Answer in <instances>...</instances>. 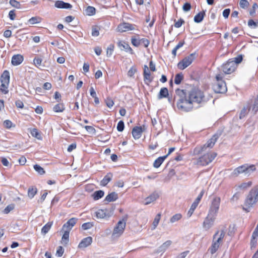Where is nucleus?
Wrapping results in <instances>:
<instances>
[{
  "mask_svg": "<svg viewBox=\"0 0 258 258\" xmlns=\"http://www.w3.org/2000/svg\"><path fill=\"white\" fill-rule=\"evenodd\" d=\"M177 96V107L181 111H189L193 108V104H201L207 101L204 92L197 88L190 91L177 89L175 90Z\"/></svg>",
  "mask_w": 258,
  "mask_h": 258,
  "instance_id": "1",
  "label": "nucleus"
},
{
  "mask_svg": "<svg viewBox=\"0 0 258 258\" xmlns=\"http://www.w3.org/2000/svg\"><path fill=\"white\" fill-rule=\"evenodd\" d=\"M258 201V185L252 188L247 195L243 205V209L247 212Z\"/></svg>",
  "mask_w": 258,
  "mask_h": 258,
  "instance_id": "2",
  "label": "nucleus"
},
{
  "mask_svg": "<svg viewBox=\"0 0 258 258\" xmlns=\"http://www.w3.org/2000/svg\"><path fill=\"white\" fill-rule=\"evenodd\" d=\"M216 156L217 153L215 152H208L199 158L192 159V163L198 166H206L212 162Z\"/></svg>",
  "mask_w": 258,
  "mask_h": 258,
  "instance_id": "3",
  "label": "nucleus"
},
{
  "mask_svg": "<svg viewBox=\"0 0 258 258\" xmlns=\"http://www.w3.org/2000/svg\"><path fill=\"white\" fill-rule=\"evenodd\" d=\"M225 235L224 229L217 230L213 235V241L209 250L212 254L215 253L222 243L223 239Z\"/></svg>",
  "mask_w": 258,
  "mask_h": 258,
  "instance_id": "4",
  "label": "nucleus"
},
{
  "mask_svg": "<svg viewBox=\"0 0 258 258\" xmlns=\"http://www.w3.org/2000/svg\"><path fill=\"white\" fill-rule=\"evenodd\" d=\"M256 169L254 165H248L244 164L235 168L231 172L230 176L231 177H236L241 174H244L246 176H249L252 172Z\"/></svg>",
  "mask_w": 258,
  "mask_h": 258,
  "instance_id": "5",
  "label": "nucleus"
},
{
  "mask_svg": "<svg viewBox=\"0 0 258 258\" xmlns=\"http://www.w3.org/2000/svg\"><path fill=\"white\" fill-rule=\"evenodd\" d=\"M1 85L0 87L1 91L4 94L9 92L8 87L10 83V74L8 71H5L1 77Z\"/></svg>",
  "mask_w": 258,
  "mask_h": 258,
  "instance_id": "6",
  "label": "nucleus"
},
{
  "mask_svg": "<svg viewBox=\"0 0 258 258\" xmlns=\"http://www.w3.org/2000/svg\"><path fill=\"white\" fill-rule=\"evenodd\" d=\"M195 53H192L183 58L177 63L178 68L183 70L188 67L195 59Z\"/></svg>",
  "mask_w": 258,
  "mask_h": 258,
  "instance_id": "7",
  "label": "nucleus"
},
{
  "mask_svg": "<svg viewBox=\"0 0 258 258\" xmlns=\"http://www.w3.org/2000/svg\"><path fill=\"white\" fill-rule=\"evenodd\" d=\"M217 216V215L208 213L202 224L203 228L205 230L208 231L214 226Z\"/></svg>",
  "mask_w": 258,
  "mask_h": 258,
  "instance_id": "8",
  "label": "nucleus"
},
{
  "mask_svg": "<svg viewBox=\"0 0 258 258\" xmlns=\"http://www.w3.org/2000/svg\"><path fill=\"white\" fill-rule=\"evenodd\" d=\"M220 203L221 198L218 196H214L211 200L208 213L217 216L220 208Z\"/></svg>",
  "mask_w": 258,
  "mask_h": 258,
  "instance_id": "9",
  "label": "nucleus"
},
{
  "mask_svg": "<svg viewBox=\"0 0 258 258\" xmlns=\"http://www.w3.org/2000/svg\"><path fill=\"white\" fill-rule=\"evenodd\" d=\"M126 225L125 221L120 220L118 222L117 225L114 227L112 237L113 238H117L119 237L123 233Z\"/></svg>",
  "mask_w": 258,
  "mask_h": 258,
  "instance_id": "10",
  "label": "nucleus"
},
{
  "mask_svg": "<svg viewBox=\"0 0 258 258\" xmlns=\"http://www.w3.org/2000/svg\"><path fill=\"white\" fill-rule=\"evenodd\" d=\"M236 63L233 61L229 60L222 66V70L225 74H230L236 69Z\"/></svg>",
  "mask_w": 258,
  "mask_h": 258,
  "instance_id": "11",
  "label": "nucleus"
},
{
  "mask_svg": "<svg viewBox=\"0 0 258 258\" xmlns=\"http://www.w3.org/2000/svg\"><path fill=\"white\" fill-rule=\"evenodd\" d=\"M213 89L216 93H224L227 91V87L224 81L217 82L213 86Z\"/></svg>",
  "mask_w": 258,
  "mask_h": 258,
  "instance_id": "12",
  "label": "nucleus"
},
{
  "mask_svg": "<svg viewBox=\"0 0 258 258\" xmlns=\"http://www.w3.org/2000/svg\"><path fill=\"white\" fill-rule=\"evenodd\" d=\"M96 217L97 218L104 219L110 217L112 215V213L107 209H99L95 212Z\"/></svg>",
  "mask_w": 258,
  "mask_h": 258,
  "instance_id": "13",
  "label": "nucleus"
},
{
  "mask_svg": "<svg viewBox=\"0 0 258 258\" xmlns=\"http://www.w3.org/2000/svg\"><path fill=\"white\" fill-rule=\"evenodd\" d=\"M135 25L131 24L128 23H123L120 24L117 28V30L118 32H123L127 31L129 30H133L135 29Z\"/></svg>",
  "mask_w": 258,
  "mask_h": 258,
  "instance_id": "14",
  "label": "nucleus"
},
{
  "mask_svg": "<svg viewBox=\"0 0 258 258\" xmlns=\"http://www.w3.org/2000/svg\"><path fill=\"white\" fill-rule=\"evenodd\" d=\"M218 138V136L216 135H214L210 140H209L206 144H205L204 146L201 148V151H206L207 148H211L215 145L217 139Z\"/></svg>",
  "mask_w": 258,
  "mask_h": 258,
  "instance_id": "15",
  "label": "nucleus"
},
{
  "mask_svg": "<svg viewBox=\"0 0 258 258\" xmlns=\"http://www.w3.org/2000/svg\"><path fill=\"white\" fill-rule=\"evenodd\" d=\"M78 219L76 218H72L69 220L62 226L63 230H68L70 231L72 227L76 224Z\"/></svg>",
  "mask_w": 258,
  "mask_h": 258,
  "instance_id": "16",
  "label": "nucleus"
},
{
  "mask_svg": "<svg viewBox=\"0 0 258 258\" xmlns=\"http://www.w3.org/2000/svg\"><path fill=\"white\" fill-rule=\"evenodd\" d=\"M92 242V238L90 236L87 237L83 239L78 245V247L80 248H85L90 245Z\"/></svg>",
  "mask_w": 258,
  "mask_h": 258,
  "instance_id": "17",
  "label": "nucleus"
},
{
  "mask_svg": "<svg viewBox=\"0 0 258 258\" xmlns=\"http://www.w3.org/2000/svg\"><path fill=\"white\" fill-rule=\"evenodd\" d=\"M24 60L23 56L21 54H16L13 56L11 62L13 66H18L21 64Z\"/></svg>",
  "mask_w": 258,
  "mask_h": 258,
  "instance_id": "18",
  "label": "nucleus"
},
{
  "mask_svg": "<svg viewBox=\"0 0 258 258\" xmlns=\"http://www.w3.org/2000/svg\"><path fill=\"white\" fill-rule=\"evenodd\" d=\"M159 197V196L158 193L155 192L152 193L145 199V205H147L155 201Z\"/></svg>",
  "mask_w": 258,
  "mask_h": 258,
  "instance_id": "19",
  "label": "nucleus"
},
{
  "mask_svg": "<svg viewBox=\"0 0 258 258\" xmlns=\"http://www.w3.org/2000/svg\"><path fill=\"white\" fill-rule=\"evenodd\" d=\"M54 6L56 8L59 9H69L72 8V6L61 1H57L55 2Z\"/></svg>",
  "mask_w": 258,
  "mask_h": 258,
  "instance_id": "20",
  "label": "nucleus"
},
{
  "mask_svg": "<svg viewBox=\"0 0 258 258\" xmlns=\"http://www.w3.org/2000/svg\"><path fill=\"white\" fill-rule=\"evenodd\" d=\"M143 130L141 126H135L132 131V135L135 140L139 139L142 135Z\"/></svg>",
  "mask_w": 258,
  "mask_h": 258,
  "instance_id": "21",
  "label": "nucleus"
},
{
  "mask_svg": "<svg viewBox=\"0 0 258 258\" xmlns=\"http://www.w3.org/2000/svg\"><path fill=\"white\" fill-rule=\"evenodd\" d=\"M171 244L172 241L171 240H167L159 247L156 252L158 253L160 252H164L170 246Z\"/></svg>",
  "mask_w": 258,
  "mask_h": 258,
  "instance_id": "22",
  "label": "nucleus"
},
{
  "mask_svg": "<svg viewBox=\"0 0 258 258\" xmlns=\"http://www.w3.org/2000/svg\"><path fill=\"white\" fill-rule=\"evenodd\" d=\"M144 77L145 80H147L149 83L151 82L152 81L151 78L150 71L147 65L144 66Z\"/></svg>",
  "mask_w": 258,
  "mask_h": 258,
  "instance_id": "23",
  "label": "nucleus"
},
{
  "mask_svg": "<svg viewBox=\"0 0 258 258\" xmlns=\"http://www.w3.org/2000/svg\"><path fill=\"white\" fill-rule=\"evenodd\" d=\"M112 177V174L111 173H107L101 181L100 184L102 186L106 185L110 181Z\"/></svg>",
  "mask_w": 258,
  "mask_h": 258,
  "instance_id": "24",
  "label": "nucleus"
},
{
  "mask_svg": "<svg viewBox=\"0 0 258 258\" xmlns=\"http://www.w3.org/2000/svg\"><path fill=\"white\" fill-rule=\"evenodd\" d=\"M205 16V11L199 12L194 17V21L198 23L201 22L203 20Z\"/></svg>",
  "mask_w": 258,
  "mask_h": 258,
  "instance_id": "25",
  "label": "nucleus"
},
{
  "mask_svg": "<svg viewBox=\"0 0 258 258\" xmlns=\"http://www.w3.org/2000/svg\"><path fill=\"white\" fill-rule=\"evenodd\" d=\"M168 155L162 157H159L154 162L153 165L155 168H158L160 166L164 160L167 158Z\"/></svg>",
  "mask_w": 258,
  "mask_h": 258,
  "instance_id": "26",
  "label": "nucleus"
},
{
  "mask_svg": "<svg viewBox=\"0 0 258 258\" xmlns=\"http://www.w3.org/2000/svg\"><path fill=\"white\" fill-rule=\"evenodd\" d=\"M64 109L65 106L62 103H58L53 107V110L56 113L62 112Z\"/></svg>",
  "mask_w": 258,
  "mask_h": 258,
  "instance_id": "27",
  "label": "nucleus"
},
{
  "mask_svg": "<svg viewBox=\"0 0 258 258\" xmlns=\"http://www.w3.org/2000/svg\"><path fill=\"white\" fill-rule=\"evenodd\" d=\"M118 198V195L115 192H112L108 194L105 198V200L108 202H113L116 201Z\"/></svg>",
  "mask_w": 258,
  "mask_h": 258,
  "instance_id": "28",
  "label": "nucleus"
},
{
  "mask_svg": "<svg viewBox=\"0 0 258 258\" xmlns=\"http://www.w3.org/2000/svg\"><path fill=\"white\" fill-rule=\"evenodd\" d=\"M250 110V108L249 105H246V106H244L243 108L241 109L240 113L239 114V118L242 119L248 113V112Z\"/></svg>",
  "mask_w": 258,
  "mask_h": 258,
  "instance_id": "29",
  "label": "nucleus"
},
{
  "mask_svg": "<svg viewBox=\"0 0 258 258\" xmlns=\"http://www.w3.org/2000/svg\"><path fill=\"white\" fill-rule=\"evenodd\" d=\"M168 95V91L167 88H162L161 89L159 95L158 96V99H161L163 98H166Z\"/></svg>",
  "mask_w": 258,
  "mask_h": 258,
  "instance_id": "30",
  "label": "nucleus"
},
{
  "mask_svg": "<svg viewBox=\"0 0 258 258\" xmlns=\"http://www.w3.org/2000/svg\"><path fill=\"white\" fill-rule=\"evenodd\" d=\"M69 233L70 231H69L68 230H64V233L62 236L61 241L62 244H68L69 240Z\"/></svg>",
  "mask_w": 258,
  "mask_h": 258,
  "instance_id": "31",
  "label": "nucleus"
},
{
  "mask_svg": "<svg viewBox=\"0 0 258 258\" xmlns=\"http://www.w3.org/2000/svg\"><path fill=\"white\" fill-rule=\"evenodd\" d=\"M252 185V182L249 181L246 182H243L236 186V189H246L250 187Z\"/></svg>",
  "mask_w": 258,
  "mask_h": 258,
  "instance_id": "32",
  "label": "nucleus"
},
{
  "mask_svg": "<svg viewBox=\"0 0 258 258\" xmlns=\"http://www.w3.org/2000/svg\"><path fill=\"white\" fill-rule=\"evenodd\" d=\"M42 21V18L39 17H33L28 20L29 24L34 25L40 23Z\"/></svg>",
  "mask_w": 258,
  "mask_h": 258,
  "instance_id": "33",
  "label": "nucleus"
},
{
  "mask_svg": "<svg viewBox=\"0 0 258 258\" xmlns=\"http://www.w3.org/2000/svg\"><path fill=\"white\" fill-rule=\"evenodd\" d=\"M161 216V214L158 213L155 217L154 221L153 222V224H152V230H154L156 228V227L158 226L159 222L160 220Z\"/></svg>",
  "mask_w": 258,
  "mask_h": 258,
  "instance_id": "34",
  "label": "nucleus"
},
{
  "mask_svg": "<svg viewBox=\"0 0 258 258\" xmlns=\"http://www.w3.org/2000/svg\"><path fill=\"white\" fill-rule=\"evenodd\" d=\"M52 225V222H48L46 224H45L41 229V233L43 235H45L50 229L51 226Z\"/></svg>",
  "mask_w": 258,
  "mask_h": 258,
  "instance_id": "35",
  "label": "nucleus"
},
{
  "mask_svg": "<svg viewBox=\"0 0 258 258\" xmlns=\"http://www.w3.org/2000/svg\"><path fill=\"white\" fill-rule=\"evenodd\" d=\"M104 192L103 190H99L96 191L92 195L94 200H98L103 197Z\"/></svg>",
  "mask_w": 258,
  "mask_h": 258,
  "instance_id": "36",
  "label": "nucleus"
},
{
  "mask_svg": "<svg viewBox=\"0 0 258 258\" xmlns=\"http://www.w3.org/2000/svg\"><path fill=\"white\" fill-rule=\"evenodd\" d=\"M85 12L86 15L88 16H93L95 14L96 9L94 7L92 6H88Z\"/></svg>",
  "mask_w": 258,
  "mask_h": 258,
  "instance_id": "37",
  "label": "nucleus"
},
{
  "mask_svg": "<svg viewBox=\"0 0 258 258\" xmlns=\"http://www.w3.org/2000/svg\"><path fill=\"white\" fill-rule=\"evenodd\" d=\"M31 134L33 137L38 140H41L42 137L41 135L36 128H33L31 131Z\"/></svg>",
  "mask_w": 258,
  "mask_h": 258,
  "instance_id": "38",
  "label": "nucleus"
},
{
  "mask_svg": "<svg viewBox=\"0 0 258 258\" xmlns=\"http://www.w3.org/2000/svg\"><path fill=\"white\" fill-rule=\"evenodd\" d=\"M182 218V215L180 214H176L171 217L170 222L173 223L176 221H179Z\"/></svg>",
  "mask_w": 258,
  "mask_h": 258,
  "instance_id": "39",
  "label": "nucleus"
},
{
  "mask_svg": "<svg viewBox=\"0 0 258 258\" xmlns=\"http://www.w3.org/2000/svg\"><path fill=\"white\" fill-rule=\"evenodd\" d=\"M37 193L36 188H29L28 190V196L30 198H33Z\"/></svg>",
  "mask_w": 258,
  "mask_h": 258,
  "instance_id": "40",
  "label": "nucleus"
},
{
  "mask_svg": "<svg viewBox=\"0 0 258 258\" xmlns=\"http://www.w3.org/2000/svg\"><path fill=\"white\" fill-rule=\"evenodd\" d=\"M183 76L182 74H177L175 75L174 82L176 84H179L183 80Z\"/></svg>",
  "mask_w": 258,
  "mask_h": 258,
  "instance_id": "41",
  "label": "nucleus"
},
{
  "mask_svg": "<svg viewBox=\"0 0 258 258\" xmlns=\"http://www.w3.org/2000/svg\"><path fill=\"white\" fill-rule=\"evenodd\" d=\"M34 169L39 174L42 175L45 173V171L43 168H42L40 165L36 164L34 165Z\"/></svg>",
  "mask_w": 258,
  "mask_h": 258,
  "instance_id": "42",
  "label": "nucleus"
},
{
  "mask_svg": "<svg viewBox=\"0 0 258 258\" xmlns=\"http://www.w3.org/2000/svg\"><path fill=\"white\" fill-rule=\"evenodd\" d=\"M114 46L113 44H110L107 48L106 54L108 57H110L113 51Z\"/></svg>",
  "mask_w": 258,
  "mask_h": 258,
  "instance_id": "43",
  "label": "nucleus"
},
{
  "mask_svg": "<svg viewBox=\"0 0 258 258\" xmlns=\"http://www.w3.org/2000/svg\"><path fill=\"white\" fill-rule=\"evenodd\" d=\"M250 110L253 114H255L258 110V101H254V102L251 107H250Z\"/></svg>",
  "mask_w": 258,
  "mask_h": 258,
  "instance_id": "44",
  "label": "nucleus"
},
{
  "mask_svg": "<svg viewBox=\"0 0 258 258\" xmlns=\"http://www.w3.org/2000/svg\"><path fill=\"white\" fill-rule=\"evenodd\" d=\"M42 61V59L38 57H35L33 60L34 64L37 68H39L41 65Z\"/></svg>",
  "mask_w": 258,
  "mask_h": 258,
  "instance_id": "45",
  "label": "nucleus"
},
{
  "mask_svg": "<svg viewBox=\"0 0 258 258\" xmlns=\"http://www.w3.org/2000/svg\"><path fill=\"white\" fill-rule=\"evenodd\" d=\"M15 208L14 204H10L7 206L4 210V213L6 214H8L11 211H12Z\"/></svg>",
  "mask_w": 258,
  "mask_h": 258,
  "instance_id": "46",
  "label": "nucleus"
},
{
  "mask_svg": "<svg viewBox=\"0 0 258 258\" xmlns=\"http://www.w3.org/2000/svg\"><path fill=\"white\" fill-rule=\"evenodd\" d=\"M10 4L13 7L17 9L20 8L21 5L19 2L16 0H10Z\"/></svg>",
  "mask_w": 258,
  "mask_h": 258,
  "instance_id": "47",
  "label": "nucleus"
},
{
  "mask_svg": "<svg viewBox=\"0 0 258 258\" xmlns=\"http://www.w3.org/2000/svg\"><path fill=\"white\" fill-rule=\"evenodd\" d=\"M239 6L243 9H246L248 7L249 3L246 0H240L239 2Z\"/></svg>",
  "mask_w": 258,
  "mask_h": 258,
  "instance_id": "48",
  "label": "nucleus"
},
{
  "mask_svg": "<svg viewBox=\"0 0 258 258\" xmlns=\"http://www.w3.org/2000/svg\"><path fill=\"white\" fill-rule=\"evenodd\" d=\"M141 39H139L136 38H132V43L135 46L138 47L141 44Z\"/></svg>",
  "mask_w": 258,
  "mask_h": 258,
  "instance_id": "49",
  "label": "nucleus"
},
{
  "mask_svg": "<svg viewBox=\"0 0 258 258\" xmlns=\"http://www.w3.org/2000/svg\"><path fill=\"white\" fill-rule=\"evenodd\" d=\"M63 252H64V249L62 248V246H59L58 247L57 249L56 250V255L57 257H60L62 255Z\"/></svg>",
  "mask_w": 258,
  "mask_h": 258,
  "instance_id": "50",
  "label": "nucleus"
},
{
  "mask_svg": "<svg viewBox=\"0 0 258 258\" xmlns=\"http://www.w3.org/2000/svg\"><path fill=\"white\" fill-rule=\"evenodd\" d=\"M124 125L123 121H119L117 125V130L118 132H122L124 129Z\"/></svg>",
  "mask_w": 258,
  "mask_h": 258,
  "instance_id": "51",
  "label": "nucleus"
},
{
  "mask_svg": "<svg viewBox=\"0 0 258 258\" xmlns=\"http://www.w3.org/2000/svg\"><path fill=\"white\" fill-rule=\"evenodd\" d=\"M4 125L7 128H10L12 126H15L14 125H13L12 121L9 120H5L4 122Z\"/></svg>",
  "mask_w": 258,
  "mask_h": 258,
  "instance_id": "52",
  "label": "nucleus"
},
{
  "mask_svg": "<svg viewBox=\"0 0 258 258\" xmlns=\"http://www.w3.org/2000/svg\"><path fill=\"white\" fill-rule=\"evenodd\" d=\"M137 72V69L135 67H132L130 68L127 72V75L128 77H132Z\"/></svg>",
  "mask_w": 258,
  "mask_h": 258,
  "instance_id": "53",
  "label": "nucleus"
},
{
  "mask_svg": "<svg viewBox=\"0 0 258 258\" xmlns=\"http://www.w3.org/2000/svg\"><path fill=\"white\" fill-rule=\"evenodd\" d=\"M93 226V224L92 223L87 222V223H85L83 224V225H82V228L84 230H87V229H90Z\"/></svg>",
  "mask_w": 258,
  "mask_h": 258,
  "instance_id": "54",
  "label": "nucleus"
},
{
  "mask_svg": "<svg viewBox=\"0 0 258 258\" xmlns=\"http://www.w3.org/2000/svg\"><path fill=\"white\" fill-rule=\"evenodd\" d=\"M247 24L249 27L253 29L256 28L257 26V24L252 19L249 20Z\"/></svg>",
  "mask_w": 258,
  "mask_h": 258,
  "instance_id": "55",
  "label": "nucleus"
},
{
  "mask_svg": "<svg viewBox=\"0 0 258 258\" xmlns=\"http://www.w3.org/2000/svg\"><path fill=\"white\" fill-rule=\"evenodd\" d=\"M105 103H106V105L109 107V108H111V107H112L114 105V102L113 101V100L110 98H107L106 100H105Z\"/></svg>",
  "mask_w": 258,
  "mask_h": 258,
  "instance_id": "56",
  "label": "nucleus"
},
{
  "mask_svg": "<svg viewBox=\"0 0 258 258\" xmlns=\"http://www.w3.org/2000/svg\"><path fill=\"white\" fill-rule=\"evenodd\" d=\"M184 23V20L182 19H180L177 21L175 22L174 26L176 28H179Z\"/></svg>",
  "mask_w": 258,
  "mask_h": 258,
  "instance_id": "57",
  "label": "nucleus"
},
{
  "mask_svg": "<svg viewBox=\"0 0 258 258\" xmlns=\"http://www.w3.org/2000/svg\"><path fill=\"white\" fill-rule=\"evenodd\" d=\"M258 8L257 5L256 3H254L252 5V9L249 11V14L251 16H253L255 13V10Z\"/></svg>",
  "mask_w": 258,
  "mask_h": 258,
  "instance_id": "58",
  "label": "nucleus"
},
{
  "mask_svg": "<svg viewBox=\"0 0 258 258\" xmlns=\"http://www.w3.org/2000/svg\"><path fill=\"white\" fill-rule=\"evenodd\" d=\"M191 9L190 4L188 3H186L184 4L182 7V9L184 12H188Z\"/></svg>",
  "mask_w": 258,
  "mask_h": 258,
  "instance_id": "59",
  "label": "nucleus"
},
{
  "mask_svg": "<svg viewBox=\"0 0 258 258\" xmlns=\"http://www.w3.org/2000/svg\"><path fill=\"white\" fill-rule=\"evenodd\" d=\"M9 17L11 20H14L16 17L15 11L11 10L9 13Z\"/></svg>",
  "mask_w": 258,
  "mask_h": 258,
  "instance_id": "60",
  "label": "nucleus"
},
{
  "mask_svg": "<svg viewBox=\"0 0 258 258\" xmlns=\"http://www.w3.org/2000/svg\"><path fill=\"white\" fill-rule=\"evenodd\" d=\"M85 129L89 133L94 134L95 133V128L89 125L85 126Z\"/></svg>",
  "mask_w": 258,
  "mask_h": 258,
  "instance_id": "61",
  "label": "nucleus"
},
{
  "mask_svg": "<svg viewBox=\"0 0 258 258\" xmlns=\"http://www.w3.org/2000/svg\"><path fill=\"white\" fill-rule=\"evenodd\" d=\"M121 46L126 51H130L132 53L133 50L128 44L124 43L123 44H121Z\"/></svg>",
  "mask_w": 258,
  "mask_h": 258,
  "instance_id": "62",
  "label": "nucleus"
},
{
  "mask_svg": "<svg viewBox=\"0 0 258 258\" xmlns=\"http://www.w3.org/2000/svg\"><path fill=\"white\" fill-rule=\"evenodd\" d=\"M230 12L229 9H225L223 12V16L225 18H228Z\"/></svg>",
  "mask_w": 258,
  "mask_h": 258,
  "instance_id": "63",
  "label": "nucleus"
},
{
  "mask_svg": "<svg viewBox=\"0 0 258 258\" xmlns=\"http://www.w3.org/2000/svg\"><path fill=\"white\" fill-rule=\"evenodd\" d=\"M257 237H258V229L255 228L252 233L251 239H257Z\"/></svg>",
  "mask_w": 258,
  "mask_h": 258,
  "instance_id": "64",
  "label": "nucleus"
}]
</instances>
